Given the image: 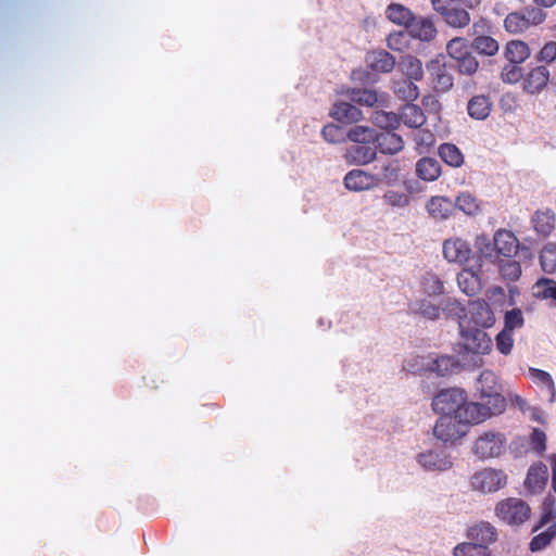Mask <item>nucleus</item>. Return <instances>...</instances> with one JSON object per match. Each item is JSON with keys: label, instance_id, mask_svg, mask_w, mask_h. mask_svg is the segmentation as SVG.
<instances>
[{"label": "nucleus", "instance_id": "nucleus-1", "mask_svg": "<svg viewBox=\"0 0 556 556\" xmlns=\"http://www.w3.org/2000/svg\"><path fill=\"white\" fill-rule=\"evenodd\" d=\"M441 416H456L460 421H483L484 413L476 402H467L466 393L457 388L441 390L432 401Z\"/></svg>", "mask_w": 556, "mask_h": 556}, {"label": "nucleus", "instance_id": "nucleus-2", "mask_svg": "<svg viewBox=\"0 0 556 556\" xmlns=\"http://www.w3.org/2000/svg\"><path fill=\"white\" fill-rule=\"evenodd\" d=\"M475 390L481 402L479 408L484 413V419L501 414L506 407V401L501 393V384L492 370H483L478 377Z\"/></svg>", "mask_w": 556, "mask_h": 556}, {"label": "nucleus", "instance_id": "nucleus-3", "mask_svg": "<svg viewBox=\"0 0 556 556\" xmlns=\"http://www.w3.org/2000/svg\"><path fill=\"white\" fill-rule=\"evenodd\" d=\"M409 309L413 314L419 315L428 320H437L442 315L459 317L464 313L460 302L454 298L442 299L438 304L428 299L416 300L410 303Z\"/></svg>", "mask_w": 556, "mask_h": 556}, {"label": "nucleus", "instance_id": "nucleus-4", "mask_svg": "<svg viewBox=\"0 0 556 556\" xmlns=\"http://www.w3.org/2000/svg\"><path fill=\"white\" fill-rule=\"evenodd\" d=\"M458 324L464 349L476 355L472 359L473 365L481 366L482 358L480 356L491 352L492 339L481 328L467 325V319H462Z\"/></svg>", "mask_w": 556, "mask_h": 556}, {"label": "nucleus", "instance_id": "nucleus-5", "mask_svg": "<svg viewBox=\"0 0 556 556\" xmlns=\"http://www.w3.org/2000/svg\"><path fill=\"white\" fill-rule=\"evenodd\" d=\"M416 462L426 471H446L452 468L453 459L447 446L435 444L432 448L417 454Z\"/></svg>", "mask_w": 556, "mask_h": 556}, {"label": "nucleus", "instance_id": "nucleus-6", "mask_svg": "<svg viewBox=\"0 0 556 556\" xmlns=\"http://www.w3.org/2000/svg\"><path fill=\"white\" fill-rule=\"evenodd\" d=\"M507 439L500 431H485L481 433L475 443V453L482 459L500 457L506 452Z\"/></svg>", "mask_w": 556, "mask_h": 556}, {"label": "nucleus", "instance_id": "nucleus-7", "mask_svg": "<svg viewBox=\"0 0 556 556\" xmlns=\"http://www.w3.org/2000/svg\"><path fill=\"white\" fill-rule=\"evenodd\" d=\"M496 516L510 526L523 523L530 516V507L520 498L509 497L495 507Z\"/></svg>", "mask_w": 556, "mask_h": 556}, {"label": "nucleus", "instance_id": "nucleus-8", "mask_svg": "<svg viewBox=\"0 0 556 556\" xmlns=\"http://www.w3.org/2000/svg\"><path fill=\"white\" fill-rule=\"evenodd\" d=\"M506 475L494 468L479 470L470 479L472 489L484 494L498 491L506 485Z\"/></svg>", "mask_w": 556, "mask_h": 556}, {"label": "nucleus", "instance_id": "nucleus-9", "mask_svg": "<svg viewBox=\"0 0 556 556\" xmlns=\"http://www.w3.org/2000/svg\"><path fill=\"white\" fill-rule=\"evenodd\" d=\"M475 422L460 421L456 416H441L434 426L433 433L443 442H454L466 434L468 425Z\"/></svg>", "mask_w": 556, "mask_h": 556}, {"label": "nucleus", "instance_id": "nucleus-10", "mask_svg": "<svg viewBox=\"0 0 556 556\" xmlns=\"http://www.w3.org/2000/svg\"><path fill=\"white\" fill-rule=\"evenodd\" d=\"M493 239L498 257L504 256L505 258H509L517 253L521 258L531 260L533 256L532 251L529 248L519 247L517 238L508 230L496 231Z\"/></svg>", "mask_w": 556, "mask_h": 556}, {"label": "nucleus", "instance_id": "nucleus-11", "mask_svg": "<svg viewBox=\"0 0 556 556\" xmlns=\"http://www.w3.org/2000/svg\"><path fill=\"white\" fill-rule=\"evenodd\" d=\"M345 98L356 104L368 108H386L389 102L387 92L377 91L371 88H352L344 92Z\"/></svg>", "mask_w": 556, "mask_h": 556}, {"label": "nucleus", "instance_id": "nucleus-12", "mask_svg": "<svg viewBox=\"0 0 556 556\" xmlns=\"http://www.w3.org/2000/svg\"><path fill=\"white\" fill-rule=\"evenodd\" d=\"M459 320L467 319V325L477 328H488L491 327L494 321V314L489 307V305L480 300L472 301L468 307V314L462 317H458Z\"/></svg>", "mask_w": 556, "mask_h": 556}, {"label": "nucleus", "instance_id": "nucleus-13", "mask_svg": "<svg viewBox=\"0 0 556 556\" xmlns=\"http://www.w3.org/2000/svg\"><path fill=\"white\" fill-rule=\"evenodd\" d=\"M443 255L447 262L463 265L469 261L471 249L467 241L452 238L444 241Z\"/></svg>", "mask_w": 556, "mask_h": 556}, {"label": "nucleus", "instance_id": "nucleus-14", "mask_svg": "<svg viewBox=\"0 0 556 556\" xmlns=\"http://www.w3.org/2000/svg\"><path fill=\"white\" fill-rule=\"evenodd\" d=\"M371 175L375 178L376 187L380 185L394 186L400 177V163L396 160L379 162L375 165Z\"/></svg>", "mask_w": 556, "mask_h": 556}, {"label": "nucleus", "instance_id": "nucleus-15", "mask_svg": "<svg viewBox=\"0 0 556 556\" xmlns=\"http://www.w3.org/2000/svg\"><path fill=\"white\" fill-rule=\"evenodd\" d=\"M375 178L371 172L364 169H352L345 174L343 184L350 191L362 192L376 188Z\"/></svg>", "mask_w": 556, "mask_h": 556}, {"label": "nucleus", "instance_id": "nucleus-16", "mask_svg": "<svg viewBox=\"0 0 556 556\" xmlns=\"http://www.w3.org/2000/svg\"><path fill=\"white\" fill-rule=\"evenodd\" d=\"M554 517L555 516L552 510H548L543 515L540 525L535 528V531L543 527H547V529L532 539L530 543L531 551L538 552L543 549L554 539L556 534V523L554 522Z\"/></svg>", "mask_w": 556, "mask_h": 556}, {"label": "nucleus", "instance_id": "nucleus-17", "mask_svg": "<svg viewBox=\"0 0 556 556\" xmlns=\"http://www.w3.org/2000/svg\"><path fill=\"white\" fill-rule=\"evenodd\" d=\"M330 116L340 123L351 124L361 121L363 112L345 98V100H338L333 103Z\"/></svg>", "mask_w": 556, "mask_h": 556}, {"label": "nucleus", "instance_id": "nucleus-18", "mask_svg": "<svg viewBox=\"0 0 556 556\" xmlns=\"http://www.w3.org/2000/svg\"><path fill=\"white\" fill-rule=\"evenodd\" d=\"M467 536L471 542L489 547L490 544L496 541L497 531L491 523L480 521L468 528Z\"/></svg>", "mask_w": 556, "mask_h": 556}, {"label": "nucleus", "instance_id": "nucleus-19", "mask_svg": "<svg viewBox=\"0 0 556 556\" xmlns=\"http://www.w3.org/2000/svg\"><path fill=\"white\" fill-rule=\"evenodd\" d=\"M432 76L433 88L437 91L445 92L453 86V76L446 71L440 60H433L427 65Z\"/></svg>", "mask_w": 556, "mask_h": 556}, {"label": "nucleus", "instance_id": "nucleus-20", "mask_svg": "<svg viewBox=\"0 0 556 556\" xmlns=\"http://www.w3.org/2000/svg\"><path fill=\"white\" fill-rule=\"evenodd\" d=\"M549 80V71L545 66H536L529 72L523 81V89L529 93H539Z\"/></svg>", "mask_w": 556, "mask_h": 556}, {"label": "nucleus", "instance_id": "nucleus-21", "mask_svg": "<svg viewBox=\"0 0 556 556\" xmlns=\"http://www.w3.org/2000/svg\"><path fill=\"white\" fill-rule=\"evenodd\" d=\"M406 30L412 37L424 41L431 40L437 31L433 23L429 18L420 16H414Z\"/></svg>", "mask_w": 556, "mask_h": 556}, {"label": "nucleus", "instance_id": "nucleus-22", "mask_svg": "<svg viewBox=\"0 0 556 556\" xmlns=\"http://www.w3.org/2000/svg\"><path fill=\"white\" fill-rule=\"evenodd\" d=\"M375 142L380 152L386 154H395L404 148L402 137L390 131L377 132Z\"/></svg>", "mask_w": 556, "mask_h": 556}, {"label": "nucleus", "instance_id": "nucleus-23", "mask_svg": "<svg viewBox=\"0 0 556 556\" xmlns=\"http://www.w3.org/2000/svg\"><path fill=\"white\" fill-rule=\"evenodd\" d=\"M460 291L469 296L478 294L482 288L480 277L471 268H464L457 275Z\"/></svg>", "mask_w": 556, "mask_h": 556}, {"label": "nucleus", "instance_id": "nucleus-24", "mask_svg": "<svg viewBox=\"0 0 556 556\" xmlns=\"http://www.w3.org/2000/svg\"><path fill=\"white\" fill-rule=\"evenodd\" d=\"M547 467L542 463L534 464L528 471L525 484L530 492L535 493L543 489L547 482Z\"/></svg>", "mask_w": 556, "mask_h": 556}, {"label": "nucleus", "instance_id": "nucleus-25", "mask_svg": "<svg viewBox=\"0 0 556 556\" xmlns=\"http://www.w3.org/2000/svg\"><path fill=\"white\" fill-rule=\"evenodd\" d=\"M453 208V202L441 195H434L426 204L428 214L434 219H445L450 216Z\"/></svg>", "mask_w": 556, "mask_h": 556}, {"label": "nucleus", "instance_id": "nucleus-26", "mask_svg": "<svg viewBox=\"0 0 556 556\" xmlns=\"http://www.w3.org/2000/svg\"><path fill=\"white\" fill-rule=\"evenodd\" d=\"M492 110V103L489 97L484 94L472 97L467 104V111L471 118L483 121L485 119Z\"/></svg>", "mask_w": 556, "mask_h": 556}, {"label": "nucleus", "instance_id": "nucleus-27", "mask_svg": "<svg viewBox=\"0 0 556 556\" xmlns=\"http://www.w3.org/2000/svg\"><path fill=\"white\" fill-rule=\"evenodd\" d=\"M417 176L426 181H434L441 175L440 163L432 157H422L416 164Z\"/></svg>", "mask_w": 556, "mask_h": 556}, {"label": "nucleus", "instance_id": "nucleus-28", "mask_svg": "<svg viewBox=\"0 0 556 556\" xmlns=\"http://www.w3.org/2000/svg\"><path fill=\"white\" fill-rule=\"evenodd\" d=\"M345 157L350 163L365 165L376 157V149L365 143L352 146L348 149Z\"/></svg>", "mask_w": 556, "mask_h": 556}, {"label": "nucleus", "instance_id": "nucleus-29", "mask_svg": "<svg viewBox=\"0 0 556 556\" xmlns=\"http://www.w3.org/2000/svg\"><path fill=\"white\" fill-rule=\"evenodd\" d=\"M412 128H420L425 122L426 116L420 108L415 104H406L402 108L399 116V122Z\"/></svg>", "mask_w": 556, "mask_h": 556}, {"label": "nucleus", "instance_id": "nucleus-30", "mask_svg": "<svg viewBox=\"0 0 556 556\" xmlns=\"http://www.w3.org/2000/svg\"><path fill=\"white\" fill-rule=\"evenodd\" d=\"M475 247L479 258L491 263L498 262L500 258L496 252L494 239L491 240L486 236H479L476 239Z\"/></svg>", "mask_w": 556, "mask_h": 556}, {"label": "nucleus", "instance_id": "nucleus-31", "mask_svg": "<svg viewBox=\"0 0 556 556\" xmlns=\"http://www.w3.org/2000/svg\"><path fill=\"white\" fill-rule=\"evenodd\" d=\"M368 63L374 71L388 73L395 66V59L387 51H375L369 54Z\"/></svg>", "mask_w": 556, "mask_h": 556}, {"label": "nucleus", "instance_id": "nucleus-32", "mask_svg": "<svg viewBox=\"0 0 556 556\" xmlns=\"http://www.w3.org/2000/svg\"><path fill=\"white\" fill-rule=\"evenodd\" d=\"M399 68L406 76V78L412 80H420L424 76V70L420 60L413 55L403 56L399 63Z\"/></svg>", "mask_w": 556, "mask_h": 556}, {"label": "nucleus", "instance_id": "nucleus-33", "mask_svg": "<svg viewBox=\"0 0 556 556\" xmlns=\"http://www.w3.org/2000/svg\"><path fill=\"white\" fill-rule=\"evenodd\" d=\"M392 90L400 99L405 101H414L419 96L417 86L408 78L394 80Z\"/></svg>", "mask_w": 556, "mask_h": 556}, {"label": "nucleus", "instance_id": "nucleus-34", "mask_svg": "<svg viewBox=\"0 0 556 556\" xmlns=\"http://www.w3.org/2000/svg\"><path fill=\"white\" fill-rule=\"evenodd\" d=\"M501 277L507 282H515L521 276V265L518 261L509 258H500L496 263Z\"/></svg>", "mask_w": 556, "mask_h": 556}, {"label": "nucleus", "instance_id": "nucleus-35", "mask_svg": "<svg viewBox=\"0 0 556 556\" xmlns=\"http://www.w3.org/2000/svg\"><path fill=\"white\" fill-rule=\"evenodd\" d=\"M535 231L542 236H548L555 227V217L549 210L538 211L532 217Z\"/></svg>", "mask_w": 556, "mask_h": 556}, {"label": "nucleus", "instance_id": "nucleus-36", "mask_svg": "<svg viewBox=\"0 0 556 556\" xmlns=\"http://www.w3.org/2000/svg\"><path fill=\"white\" fill-rule=\"evenodd\" d=\"M457 368V362L448 355L428 358L427 369L437 372L439 376H445Z\"/></svg>", "mask_w": 556, "mask_h": 556}, {"label": "nucleus", "instance_id": "nucleus-37", "mask_svg": "<svg viewBox=\"0 0 556 556\" xmlns=\"http://www.w3.org/2000/svg\"><path fill=\"white\" fill-rule=\"evenodd\" d=\"M506 59L511 63L521 64L530 56V49L523 41H509L505 50Z\"/></svg>", "mask_w": 556, "mask_h": 556}, {"label": "nucleus", "instance_id": "nucleus-38", "mask_svg": "<svg viewBox=\"0 0 556 556\" xmlns=\"http://www.w3.org/2000/svg\"><path fill=\"white\" fill-rule=\"evenodd\" d=\"M529 375L534 383H536L547 392L548 401L554 402L556 396V390L551 375L544 370L536 368H530Z\"/></svg>", "mask_w": 556, "mask_h": 556}, {"label": "nucleus", "instance_id": "nucleus-39", "mask_svg": "<svg viewBox=\"0 0 556 556\" xmlns=\"http://www.w3.org/2000/svg\"><path fill=\"white\" fill-rule=\"evenodd\" d=\"M532 294L538 299L551 300L556 306V281L542 278L532 287Z\"/></svg>", "mask_w": 556, "mask_h": 556}, {"label": "nucleus", "instance_id": "nucleus-40", "mask_svg": "<svg viewBox=\"0 0 556 556\" xmlns=\"http://www.w3.org/2000/svg\"><path fill=\"white\" fill-rule=\"evenodd\" d=\"M441 160L452 167H459L464 164L462 151L453 143H443L439 148Z\"/></svg>", "mask_w": 556, "mask_h": 556}, {"label": "nucleus", "instance_id": "nucleus-41", "mask_svg": "<svg viewBox=\"0 0 556 556\" xmlns=\"http://www.w3.org/2000/svg\"><path fill=\"white\" fill-rule=\"evenodd\" d=\"M540 264L542 269L547 274L556 271V243L547 242L540 252Z\"/></svg>", "mask_w": 556, "mask_h": 556}, {"label": "nucleus", "instance_id": "nucleus-42", "mask_svg": "<svg viewBox=\"0 0 556 556\" xmlns=\"http://www.w3.org/2000/svg\"><path fill=\"white\" fill-rule=\"evenodd\" d=\"M422 292L429 296L439 295L444 292L443 281L433 273H426L420 280Z\"/></svg>", "mask_w": 556, "mask_h": 556}, {"label": "nucleus", "instance_id": "nucleus-43", "mask_svg": "<svg viewBox=\"0 0 556 556\" xmlns=\"http://www.w3.org/2000/svg\"><path fill=\"white\" fill-rule=\"evenodd\" d=\"M446 51L450 58L457 62L471 53V47L466 39L456 37L447 42Z\"/></svg>", "mask_w": 556, "mask_h": 556}, {"label": "nucleus", "instance_id": "nucleus-44", "mask_svg": "<svg viewBox=\"0 0 556 556\" xmlns=\"http://www.w3.org/2000/svg\"><path fill=\"white\" fill-rule=\"evenodd\" d=\"M453 554L454 556H491V552L486 545L476 544L471 541L456 545Z\"/></svg>", "mask_w": 556, "mask_h": 556}, {"label": "nucleus", "instance_id": "nucleus-45", "mask_svg": "<svg viewBox=\"0 0 556 556\" xmlns=\"http://www.w3.org/2000/svg\"><path fill=\"white\" fill-rule=\"evenodd\" d=\"M387 17L399 25H404L406 28L414 18L410 11L401 4H391L386 10Z\"/></svg>", "mask_w": 556, "mask_h": 556}, {"label": "nucleus", "instance_id": "nucleus-46", "mask_svg": "<svg viewBox=\"0 0 556 556\" xmlns=\"http://www.w3.org/2000/svg\"><path fill=\"white\" fill-rule=\"evenodd\" d=\"M455 206L466 215H476L480 212V202L469 192H462L456 198Z\"/></svg>", "mask_w": 556, "mask_h": 556}, {"label": "nucleus", "instance_id": "nucleus-47", "mask_svg": "<svg viewBox=\"0 0 556 556\" xmlns=\"http://www.w3.org/2000/svg\"><path fill=\"white\" fill-rule=\"evenodd\" d=\"M377 131L368 126L357 125L348 131V138L353 142L370 143L375 142Z\"/></svg>", "mask_w": 556, "mask_h": 556}, {"label": "nucleus", "instance_id": "nucleus-48", "mask_svg": "<svg viewBox=\"0 0 556 556\" xmlns=\"http://www.w3.org/2000/svg\"><path fill=\"white\" fill-rule=\"evenodd\" d=\"M444 18L452 27H465L470 22L469 13L465 9L451 8L444 14Z\"/></svg>", "mask_w": 556, "mask_h": 556}, {"label": "nucleus", "instance_id": "nucleus-49", "mask_svg": "<svg viewBox=\"0 0 556 556\" xmlns=\"http://www.w3.org/2000/svg\"><path fill=\"white\" fill-rule=\"evenodd\" d=\"M382 198L388 205L397 208H404L410 203V198L407 193L394 189L387 190Z\"/></svg>", "mask_w": 556, "mask_h": 556}, {"label": "nucleus", "instance_id": "nucleus-50", "mask_svg": "<svg viewBox=\"0 0 556 556\" xmlns=\"http://www.w3.org/2000/svg\"><path fill=\"white\" fill-rule=\"evenodd\" d=\"M371 121L380 128H390L399 124V115L393 112L377 110L372 113Z\"/></svg>", "mask_w": 556, "mask_h": 556}, {"label": "nucleus", "instance_id": "nucleus-51", "mask_svg": "<svg viewBox=\"0 0 556 556\" xmlns=\"http://www.w3.org/2000/svg\"><path fill=\"white\" fill-rule=\"evenodd\" d=\"M505 28L509 33L518 34L528 29L526 14L514 12L506 16Z\"/></svg>", "mask_w": 556, "mask_h": 556}, {"label": "nucleus", "instance_id": "nucleus-52", "mask_svg": "<svg viewBox=\"0 0 556 556\" xmlns=\"http://www.w3.org/2000/svg\"><path fill=\"white\" fill-rule=\"evenodd\" d=\"M475 49L485 55H494L498 51V43L489 36H481L475 39Z\"/></svg>", "mask_w": 556, "mask_h": 556}, {"label": "nucleus", "instance_id": "nucleus-53", "mask_svg": "<svg viewBox=\"0 0 556 556\" xmlns=\"http://www.w3.org/2000/svg\"><path fill=\"white\" fill-rule=\"evenodd\" d=\"M501 76L503 81L508 84H516L522 78L523 73L520 64L509 62L503 67Z\"/></svg>", "mask_w": 556, "mask_h": 556}, {"label": "nucleus", "instance_id": "nucleus-54", "mask_svg": "<svg viewBox=\"0 0 556 556\" xmlns=\"http://www.w3.org/2000/svg\"><path fill=\"white\" fill-rule=\"evenodd\" d=\"M514 345L513 332L508 331V329H503L496 336V349L502 354H509Z\"/></svg>", "mask_w": 556, "mask_h": 556}, {"label": "nucleus", "instance_id": "nucleus-55", "mask_svg": "<svg viewBox=\"0 0 556 556\" xmlns=\"http://www.w3.org/2000/svg\"><path fill=\"white\" fill-rule=\"evenodd\" d=\"M419 153H424L426 149L430 148L434 142V136L431 131L426 129H420L414 134L413 137Z\"/></svg>", "mask_w": 556, "mask_h": 556}, {"label": "nucleus", "instance_id": "nucleus-56", "mask_svg": "<svg viewBox=\"0 0 556 556\" xmlns=\"http://www.w3.org/2000/svg\"><path fill=\"white\" fill-rule=\"evenodd\" d=\"M523 325L522 312L519 308H513L505 314V327L508 331L513 332L514 329L520 328Z\"/></svg>", "mask_w": 556, "mask_h": 556}, {"label": "nucleus", "instance_id": "nucleus-57", "mask_svg": "<svg viewBox=\"0 0 556 556\" xmlns=\"http://www.w3.org/2000/svg\"><path fill=\"white\" fill-rule=\"evenodd\" d=\"M456 66L462 74L471 75L478 70L479 63L472 53H470L469 55L457 61Z\"/></svg>", "mask_w": 556, "mask_h": 556}, {"label": "nucleus", "instance_id": "nucleus-58", "mask_svg": "<svg viewBox=\"0 0 556 556\" xmlns=\"http://www.w3.org/2000/svg\"><path fill=\"white\" fill-rule=\"evenodd\" d=\"M321 135L324 139L330 143H337L342 141L343 139V131L342 129L334 125V124H328L323 128Z\"/></svg>", "mask_w": 556, "mask_h": 556}, {"label": "nucleus", "instance_id": "nucleus-59", "mask_svg": "<svg viewBox=\"0 0 556 556\" xmlns=\"http://www.w3.org/2000/svg\"><path fill=\"white\" fill-rule=\"evenodd\" d=\"M427 361L428 358L419 357V356H412L407 359H405L403 364V369L408 372H417L425 368H427Z\"/></svg>", "mask_w": 556, "mask_h": 556}, {"label": "nucleus", "instance_id": "nucleus-60", "mask_svg": "<svg viewBox=\"0 0 556 556\" xmlns=\"http://www.w3.org/2000/svg\"><path fill=\"white\" fill-rule=\"evenodd\" d=\"M526 21L528 28L532 25H540L546 18V13L540 8H531L526 11Z\"/></svg>", "mask_w": 556, "mask_h": 556}, {"label": "nucleus", "instance_id": "nucleus-61", "mask_svg": "<svg viewBox=\"0 0 556 556\" xmlns=\"http://www.w3.org/2000/svg\"><path fill=\"white\" fill-rule=\"evenodd\" d=\"M539 61L551 63L556 59V42H547L540 51Z\"/></svg>", "mask_w": 556, "mask_h": 556}, {"label": "nucleus", "instance_id": "nucleus-62", "mask_svg": "<svg viewBox=\"0 0 556 556\" xmlns=\"http://www.w3.org/2000/svg\"><path fill=\"white\" fill-rule=\"evenodd\" d=\"M387 42L390 49L400 51L406 45V35L403 31L391 34Z\"/></svg>", "mask_w": 556, "mask_h": 556}, {"label": "nucleus", "instance_id": "nucleus-63", "mask_svg": "<svg viewBox=\"0 0 556 556\" xmlns=\"http://www.w3.org/2000/svg\"><path fill=\"white\" fill-rule=\"evenodd\" d=\"M531 438L533 447L538 452H542L545 448V434L542 431L534 429Z\"/></svg>", "mask_w": 556, "mask_h": 556}, {"label": "nucleus", "instance_id": "nucleus-64", "mask_svg": "<svg viewBox=\"0 0 556 556\" xmlns=\"http://www.w3.org/2000/svg\"><path fill=\"white\" fill-rule=\"evenodd\" d=\"M454 0H432V4L435 11L442 13L443 15L447 10H450V5Z\"/></svg>", "mask_w": 556, "mask_h": 556}]
</instances>
